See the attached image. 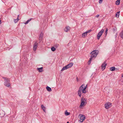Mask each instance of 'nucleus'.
Listing matches in <instances>:
<instances>
[{
  "label": "nucleus",
  "mask_w": 123,
  "mask_h": 123,
  "mask_svg": "<svg viewBox=\"0 0 123 123\" xmlns=\"http://www.w3.org/2000/svg\"><path fill=\"white\" fill-rule=\"evenodd\" d=\"M120 0H117L116 2V4L117 5H118L119 4Z\"/></svg>",
  "instance_id": "obj_20"
},
{
  "label": "nucleus",
  "mask_w": 123,
  "mask_h": 123,
  "mask_svg": "<svg viewBox=\"0 0 123 123\" xmlns=\"http://www.w3.org/2000/svg\"><path fill=\"white\" fill-rule=\"evenodd\" d=\"M106 65L107 64L106 63V62H104V63L102 64L101 67L102 68V71L104 70L105 68Z\"/></svg>",
  "instance_id": "obj_10"
},
{
  "label": "nucleus",
  "mask_w": 123,
  "mask_h": 123,
  "mask_svg": "<svg viewBox=\"0 0 123 123\" xmlns=\"http://www.w3.org/2000/svg\"><path fill=\"white\" fill-rule=\"evenodd\" d=\"M65 114L66 116H68L70 114V112H68L66 110L65 112Z\"/></svg>",
  "instance_id": "obj_23"
},
{
  "label": "nucleus",
  "mask_w": 123,
  "mask_h": 123,
  "mask_svg": "<svg viewBox=\"0 0 123 123\" xmlns=\"http://www.w3.org/2000/svg\"><path fill=\"white\" fill-rule=\"evenodd\" d=\"M110 70L112 71H113L115 70V67H112L110 68Z\"/></svg>",
  "instance_id": "obj_18"
},
{
  "label": "nucleus",
  "mask_w": 123,
  "mask_h": 123,
  "mask_svg": "<svg viewBox=\"0 0 123 123\" xmlns=\"http://www.w3.org/2000/svg\"><path fill=\"white\" fill-rule=\"evenodd\" d=\"M4 78V81H5V85L7 87L9 86H10V84L9 82V79L6 78Z\"/></svg>",
  "instance_id": "obj_4"
},
{
  "label": "nucleus",
  "mask_w": 123,
  "mask_h": 123,
  "mask_svg": "<svg viewBox=\"0 0 123 123\" xmlns=\"http://www.w3.org/2000/svg\"><path fill=\"white\" fill-rule=\"evenodd\" d=\"M87 33L86 32H85L83 33L82 34V37H85V36H86L87 35Z\"/></svg>",
  "instance_id": "obj_16"
},
{
  "label": "nucleus",
  "mask_w": 123,
  "mask_h": 123,
  "mask_svg": "<svg viewBox=\"0 0 123 123\" xmlns=\"http://www.w3.org/2000/svg\"><path fill=\"white\" fill-rule=\"evenodd\" d=\"M119 36L121 38L123 39V30L120 33Z\"/></svg>",
  "instance_id": "obj_14"
},
{
  "label": "nucleus",
  "mask_w": 123,
  "mask_h": 123,
  "mask_svg": "<svg viewBox=\"0 0 123 123\" xmlns=\"http://www.w3.org/2000/svg\"><path fill=\"white\" fill-rule=\"evenodd\" d=\"M46 88L47 90L49 92H51L52 91L51 88L48 86H47Z\"/></svg>",
  "instance_id": "obj_13"
},
{
  "label": "nucleus",
  "mask_w": 123,
  "mask_h": 123,
  "mask_svg": "<svg viewBox=\"0 0 123 123\" xmlns=\"http://www.w3.org/2000/svg\"><path fill=\"white\" fill-rule=\"evenodd\" d=\"M43 33L42 32H41L39 37V43H40L43 39Z\"/></svg>",
  "instance_id": "obj_8"
},
{
  "label": "nucleus",
  "mask_w": 123,
  "mask_h": 123,
  "mask_svg": "<svg viewBox=\"0 0 123 123\" xmlns=\"http://www.w3.org/2000/svg\"><path fill=\"white\" fill-rule=\"evenodd\" d=\"M118 70V69L117 68H115V70L117 71Z\"/></svg>",
  "instance_id": "obj_34"
},
{
  "label": "nucleus",
  "mask_w": 123,
  "mask_h": 123,
  "mask_svg": "<svg viewBox=\"0 0 123 123\" xmlns=\"http://www.w3.org/2000/svg\"><path fill=\"white\" fill-rule=\"evenodd\" d=\"M92 30H89L88 31L86 32V33H88L90 32H91V31Z\"/></svg>",
  "instance_id": "obj_30"
},
{
  "label": "nucleus",
  "mask_w": 123,
  "mask_h": 123,
  "mask_svg": "<svg viewBox=\"0 0 123 123\" xmlns=\"http://www.w3.org/2000/svg\"><path fill=\"white\" fill-rule=\"evenodd\" d=\"M108 31V29L107 28H106V31L105 32V36H106L107 33V31Z\"/></svg>",
  "instance_id": "obj_27"
},
{
  "label": "nucleus",
  "mask_w": 123,
  "mask_h": 123,
  "mask_svg": "<svg viewBox=\"0 0 123 123\" xmlns=\"http://www.w3.org/2000/svg\"><path fill=\"white\" fill-rule=\"evenodd\" d=\"M19 14L18 15V17L17 18V19H16V20H17V21H18L19 20V18H18L19 17Z\"/></svg>",
  "instance_id": "obj_28"
},
{
  "label": "nucleus",
  "mask_w": 123,
  "mask_h": 123,
  "mask_svg": "<svg viewBox=\"0 0 123 123\" xmlns=\"http://www.w3.org/2000/svg\"><path fill=\"white\" fill-rule=\"evenodd\" d=\"M87 84L86 85V86H85L84 87V88L86 89L87 88Z\"/></svg>",
  "instance_id": "obj_32"
},
{
  "label": "nucleus",
  "mask_w": 123,
  "mask_h": 123,
  "mask_svg": "<svg viewBox=\"0 0 123 123\" xmlns=\"http://www.w3.org/2000/svg\"><path fill=\"white\" fill-rule=\"evenodd\" d=\"M84 84L82 85L79 88V90L78 91V93L80 97L81 95V92L82 90L84 88Z\"/></svg>",
  "instance_id": "obj_3"
},
{
  "label": "nucleus",
  "mask_w": 123,
  "mask_h": 123,
  "mask_svg": "<svg viewBox=\"0 0 123 123\" xmlns=\"http://www.w3.org/2000/svg\"><path fill=\"white\" fill-rule=\"evenodd\" d=\"M67 123H69L68 122H67Z\"/></svg>",
  "instance_id": "obj_38"
},
{
  "label": "nucleus",
  "mask_w": 123,
  "mask_h": 123,
  "mask_svg": "<svg viewBox=\"0 0 123 123\" xmlns=\"http://www.w3.org/2000/svg\"><path fill=\"white\" fill-rule=\"evenodd\" d=\"M105 108L108 109L112 106V104L110 102H108L105 105Z\"/></svg>",
  "instance_id": "obj_7"
},
{
  "label": "nucleus",
  "mask_w": 123,
  "mask_h": 123,
  "mask_svg": "<svg viewBox=\"0 0 123 123\" xmlns=\"http://www.w3.org/2000/svg\"><path fill=\"white\" fill-rule=\"evenodd\" d=\"M120 12V11H119L118 12H117L116 13V17H117V18H118L119 17V15L120 14V13H119Z\"/></svg>",
  "instance_id": "obj_17"
},
{
  "label": "nucleus",
  "mask_w": 123,
  "mask_h": 123,
  "mask_svg": "<svg viewBox=\"0 0 123 123\" xmlns=\"http://www.w3.org/2000/svg\"><path fill=\"white\" fill-rule=\"evenodd\" d=\"M103 0H99V3L100 4H101L102 3Z\"/></svg>",
  "instance_id": "obj_29"
},
{
  "label": "nucleus",
  "mask_w": 123,
  "mask_h": 123,
  "mask_svg": "<svg viewBox=\"0 0 123 123\" xmlns=\"http://www.w3.org/2000/svg\"><path fill=\"white\" fill-rule=\"evenodd\" d=\"M73 62H71L70 63L68 64L67 66L68 67V68H69L70 67H71L73 65Z\"/></svg>",
  "instance_id": "obj_12"
},
{
  "label": "nucleus",
  "mask_w": 123,
  "mask_h": 123,
  "mask_svg": "<svg viewBox=\"0 0 123 123\" xmlns=\"http://www.w3.org/2000/svg\"><path fill=\"white\" fill-rule=\"evenodd\" d=\"M77 81L78 82V77H77Z\"/></svg>",
  "instance_id": "obj_36"
},
{
  "label": "nucleus",
  "mask_w": 123,
  "mask_h": 123,
  "mask_svg": "<svg viewBox=\"0 0 123 123\" xmlns=\"http://www.w3.org/2000/svg\"><path fill=\"white\" fill-rule=\"evenodd\" d=\"M122 77H123V75H122Z\"/></svg>",
  "instance_id": "obj_39"
},
{
  "label": "nucleus",
  "mask_w": 123,
  "mask_h": 123,
  "mask_svg": "<svg viewBox=\"0 0 123 123\" xmlns=\"http://www.w3.org/2000/svg\"><path fill=\"white\" fill-rule=\"evenodd\" d=\"M32 19V18H31L27 20L25 23H24L25 25L28 24V23Z\"/></svg>",
  "instance_id": "obj_22"
},
{
  "label": "nucleus",
  "mask_w": 123,
  "mask_h": 123,
  "mask_svg": "<svg viewBox=\"0 0 123 123\" xmlns=\"http://www.w3.org/2000/svg\"><path fill=\"white\" fill-rule=\"evenodd\" d=\"M59 45L58 44H56L55 45V47L57 48L58 46Z\"/></svg>",
  "instance_id": "obj_31"
},
{
  "label": "nucleus",
  "mask_w": 123,
  "mask_h": 123,
  "mask_svg": "<svg viewBox=\"0 0 123 123\" xmlns=\"http://www.w3.org/2000/svg\"><path fill=\"white\" fill-rule=\"evenodd\" d=\"M117 28L115 27H114L112 29V31H117Z\"/></svg>",
  "instance_id": "obj_25"
},
{
  "label": "nucleus",
  "mask_w": 123,
  "mask_h": 123,
  "mask_svg": "<svg viewBox=\"0 0 123 123\" xmlns=\"http://www.w3.org/2000/svg\"><path fill=\"white\" fill-rule=\"evenodd\" d=\"M86 89H85L83 88V90H82V93H86Z\"/></svg>",
  "instance_id": "obj_26"
},
{
  "label": "nucleus",
  "mask_w": 123,
  "mask_h": 123,
  "mask_svg": "<svg viewBox=\"0 0 123 123\" xmlns=\"http://www.w3.org/2000/svg\"><path fill=\"white\" fill-rule=\"evenodd\" d=\"M43 68L41 67L40 68H37L38 70L40 72H41L43 71L42 69Z\"/></svg>",
  "instance_id": "obj_19"
},
{
  "label": "nucleus",
  "mask_w": 123,
  "mask_h": 123,
  "mask_svg": "<svg viewBox=\"0 0 123 123\" xmlns=\"http://www.w3.org/2000/svg\"><path fill=\"white\" fill-rule=\"evenodd\" d=\"M104 32V29H102L98 34L97 38L98 40L100 39V37H101Z\"/></svg>",
  "instance_id": "obj_6"
},
{
  "label": "nucleus",
  "mask_w": 123,
  "mask_h": 123,
  "mask_svg": "<svg viewBox=\"0 0 123 123\" xmlns=\"http://www.w3.org/2000/svg\"><path fill=\"white\" fill-rule=\"evenodd\" d=\"M99 16V14H97V15L96 16V17L97 18H98V17Z\"/></svg>",
  "instance_id": "obj_33"
},
{
  "label": "nucleus",
  "mask_w": 123,
  "mask_h": 123,
  "mask_svg": "<svg viewBox=\"0 0 123 123\" xmlns=\"http://www.w3.org/2000/svg\"><path fill=\"white\" fill-rule=\"evenodd\" d=\"M14 21L15 22V19H14Z\"/></svg>",
  "instance_id": "obj_35"
},
{
  "label": "nucleus",
  "mask_w": 123,
  "mask_h": 123,
  "mask_svg": "<svg viewBox=\"0 0 123 123\" xmlns=\"http://www.w3.org/2000/svg\"><path fill=\"white\" fill-rule=\"evenodd\" d=\"M98 51L97 50H94L90 53V54H91V56L88 61V65L90 64L91 61L93 59H92L93 58L95 57L98 54Z\"/></svg>",
  "instance_id": "obj_1"
},
{
  "label": "nucleus",
  "mask_w": 123,
  "mask_h": 123,
  "mask_svg": "<svg viewBox=\"0 0 123 123\" xmlns=\"http://www.w3.org/2000/svg\"><path fill=\"white\" fill-rule=\"evenodd\" d=\"M79 117L80 119L79 120V121H80V122H82L85 118V117L84 115H82L81 114L79 115Z\"/></svg>",
  "instance_id": "obj_5"
},
{
  "label": "nucleus",
  "mask_w": 123,
  "mask_h": 123,
  "mask_svg": "<svg viewBox=\"0 0 123 123\" xmlns=\"http://www.w3.org/2000/svg\"><path fill=\"white\" fill-rule=\"evenodd\" d=\"M38 44V43H37L36 42L35 43L33 46V50L34 51H35L36 50L37 47V45Z\"/></svg>",
  "instance_id": "obj_9"
},
{
  "label": "nucleus",
  "mask_w": 123,
  "mask_h": 123,
  "mask_svg": "<svg viewBox=\"0 0 123 123\" xmlns=\"http://www.w3.org/2000/svg\"><path fill=\"white\" fill-rule=\"evenodd\" d=\"M1 20L0 19V24H1Z\"/></svg>",
  "instance_id": "obj_37"
},
{
  "label": "nucleus",
  "mask_w": 123,
  "mask_h": 123,
  "mask_svg": "<svg viewBox=\"0 0 123 123\" xmlns=\"http://www.w3.org/2000/svg\"><path fill=\"white\" fill-rule=\"evenodd\" d=\"M51 50L53 51H54L56 49L54 47H52L51 48Z\"/></svg>",
  "instance_id": "obj_24"
},
{
  "label": "nucleus",
  "mask_w": 123,
  "mask_h": 123,
  "mask_svg": "<svg viewBox=\"0 0 123 123\" xmlns=\"http://www.w3.org/2000/svg\"><path fill=\"white\" fill-rule=\"evenodd\" d=\"M68 68V67L67 66V65H66L61 70V71H63L64 70H65L66 69H67Z\"/></svg>",
  "instance_id": "obj_15"
},
{
  "label": "nucleus",
  "mask_w": 123,
  "mask_h": 123,
  "mask_svg": "<svg viewBox=\"0 0 123 123\" xmlns=\"http://www.w3.org/2000/svg\"><path fill=\"white\" fill-rule=\"evenodd\" d=\"M81 102L80 105L79 107L80 108H81V107H84L86 104L87 99L83 97L81 98Z\"/></svg>",
  "instance_id": "obj_2"
},
{
  "label": "nucleus",
  "mask_w": 123,
  "mask_h": 123,
  "mask_svg": "<svg viewBox=\"0 0 123 123\" xmlns=\"http://www.w3.org/2000/svg\"><path fill=\"white\" fill-rule=\"evenodd\" d=\"M41 106V107L42 108V109L43 110V111L44 112H45V106H44L43 105H42Z\"/></svg>",
  "instance_id": "obj_21"
},
{
  "label": "nucleus",
  "mask_w": 123,
  "mask_h": 123,
  "mask_svg": "<svg viewBox=\"0 0 123 123\" xmlns=\"http://www.w3.org/2000/svg\"><path fill=\"white\" fill-rule=\"evenodd\" d=\"M70 28L69 26H68L66 27L65 29H64V31L66 32H67L68 31L70 30Z\"/></svg>",
  "instance_id": "obj_11"
}]
</instances>
